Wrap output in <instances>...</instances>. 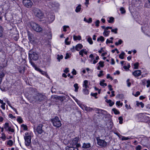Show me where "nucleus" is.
Listing matches in <instances>:
<instances>
[{"label": "nucleus", "instance_id": "f257e3e1", "mask_svg": "<svg viewBox=\"0 0 150 150\" xmlns=\"http://www.w3.org/2000/svg\"><path fill=\"white\" fill-rule=\"evenodd\" d=\"M29 25L34 31L36 32H40L42 31V28L36 23L33 21H31L29 23Z\"/></svg>", "mask_w": 150, "mask_h": 150}, {"label": "nucleus", "instance_id": "f03ea898", "mask_svg": "<svg viewBox=\"0 0 150 150\" xmlns=\"http://www.w3.org/2000/svg\"><path fill=\"white\" fill-rule=\"evenodd\" d=\"M32 11L33 14L35 16L39 18H42L44 15L43 13L38 8H33Z\"/></svg>", "mask_w": 150, "mask_h": 150}, {"label": "nucleus", "instance_id": "7ed1b4c3", "mask_svg": "<svg viewBox=\"0 0 150 150\" xmlns=\"http://www.w3.org/2000/svg\"><path fill=\"white\" fill-rule=\"evenodd\" d=\"M46 98L45 96L40 93H38L36 96L33 97V100L35 102H41L45 99Z\"/></svg>", "mask_w": 150, "mask_h": 150}, {"label": "nucleus", "instance_id": "20e7f679", "mask_svg": "<svg viewBox=\"0 0 150 150\" xmlns=\"http://www.w3.org/2000/svg\"><path fill=\"white\" fill-rule=\"evenodd\" d=\"M51 121L53 126L56 127H59L62 125L61 121L58 117L56 116L51 119Z\"/></svg>", "mask_w": 150, "mask_h": 150}, {"label": "nucleus", "instance_id": "39448f33", "mask_svg": "<svg viewBox=\"0 0 150 150\" xmlns=\"http://www.w3.org/2000/svg\"><path fill=\"white\" fill-rule=\"evenodd\" d=\"M29 55L30 59V60H36L38 58V54L36 52L31 50L29 51Z\"/></svg>", "mask_w": 150, "mask_h": 150}, {"label": "nucleus", "instance_id": "423d86ee", "mask_svg": "<svg viewBox=\"0 0 150 150\" xmlns=\"http://www.w3.org/2000/svg\"><path fill=\"white\" fill-rule=\"evenodd\" d=\"M96 139L98 145L104 147L106 146L107 143L104 140L100 139L99 137H97Z\"/></svg>", "mask_w": 150, "mask_h": 150}, {"label": "nucleus", "instance_id": "0eeeda50", "mask_svg": "<svg viewBox=\"0 0 150 150\" xmlns=\"http://www.w3.org/2000/svg\"><path fill=\"white\" fill-rule=\"evenodd\" d=\"M25 140V144L27 146H30L31 143V136L28 135L24 137Z\"/></svg>", "mask_w": 150, "mask_h": 150}, {"label": "nucleus", "instance_id": "6e6552de", "mask_svg": "<svg viewBox=\"0 0 150 150\" xmlns=\"http://www.w3.org/2000/svg\"><path fill=\"white\" fill-rule=\"evenodd\" d=\"M23 5L27 8L31 7L33 5V3L30 0H23Z\"/></svg>", "mask_w": 150, "mask_h": 150}, {"label": "nucleus", "instance_id": "1a4fd4ad", "mask_svg": "<svg viewBox=\"0 0 150 150\" xmlns=\"http://www.w3.org/2000/svg\"><path fill=\"white\" fill-rule=\"evenodd\" d=\"M43 126V125L42 124H39L37 127L36 130L38 134H41L44 131L42 129Z\"/></svg>", "mask_w": 150, "mask_h": 150}, {"label": "nucleus", "instance_id": "9d476101", "mask_svg": "<svg viewBox=\"0 0 150 150\" xmlns=\"http://www.w3.org/2000/svg\"><path fill=\"white\" fill-rule=\"evenodd\" d=\"M80 106L82 109H84L85 110L88 112H91L92 110H94L93 108L90 107H87L86 105H83L82 106L80 105Z\"/></svg>", "mask_w": 150, "mask_h": 150}, {"label": "nucleus", "instance_id": "9b49d317", "mask_svg": "<svg viewBox=\"0 0 150 150\" xmlns=\"http://www.w3.org/2000/svg\"><path fill=\"white\" fill-rule=\"evenodd\" d=\"M91 147V144L89 143H85L83 144L82 146V148L85 149H87L90 148Z\"/></svg>", "mask_w": 150, "mask_h": 150}, {"label": "nucleus", "instance_id": "f8f14e48", "mask_svg": "<svg viewBox=\"0 0 150 150\" xmlns=\"http://www.w3.org/2000/svg\"><path fill=\"white\" fill-rule=\"evenodd\" d=\"M141 74V71L139 70H135L132 73L133 75L135 77L140 76Z\"/></svg>", "mask_w": 150, "mask_h": 150}, {"label": "nucleus", "instance_id": "ddd939ff", "mask_svg": "<svg viewBox=\"0 0 150 150\" xmlns=\"http://www.w3.org/2000/svg\"><path fill=\"white\" fill-rule=\"evenodd\" d=\"M28 37L29 40H30V42H33L34 41L33 38V35L32 34L30 33L29 32H28Z\"/></svg>", "mask_w": 150, "mask_h": 150}, {"label": "nucleus", "instance_id": "4468645a", "mask_svg": "<svg viewBox=\"0 0 150 150\" xmlns=\"http://www.w3.org/2000/svg\"><path fill=\"white\" fill-rule=\"evenodd\" d=\"M104 62L103 61H100L98 64V66L97 67V69L98 70H100V67L103 68L104 66Z\"/></svg>", "mask_w": 150, "mask_h": 150}, {"label": "nucleus", "instance_id": "2eb2a0df", "mask_svg": "<svg viewBox=\"0 0 150 150\" xmlns=\"http://www.w3.org/2000/svg\"><path fill=\"white\" fill-rule=\"evenodd\" d=\"M88 81L86 80L84 81L83 84V88H89L88 86Z\"/></svg>", "mask_w": 150, "mask_h": 150}, {"label": "nucleus", "instance_id": "dca6fc26", "mask_svg": "<svg viewBox=\"0 0 150 150\" xmlns=\"http://www.w3.org/2000/svg\"><path fill=\"white\" fill-rule=\"evenodd\" d=\"M83 53L85 54H87V52L86 49L81 50L79 52V54L82 57H83Z\"/></svg>", "mask_w": 150, "mask_h": 150}, {"label": "nucleus", "instance_id": "f3484780", "mask_svg": "<svg viewBox=\"0 0 150 150\" xmlns=\"http://www.w3.org/2000/svg\"><path fill=\"white\" fill-rule=\"evenodd\" d=\"M79 140V138L76 137L74 139L72 142V144L73 145H76L78 143Z\"/></svg>", "mask_w": 150, "mask_h": 150}, {"label": "nucleus", "instance_id": "a211bd4d", "mask_svg": "<svg viewBox=\"0 0 150 150\" xmlns=\"http://www.w3.org/2000/svg\"><path fill=\"white\" fill-rule=\"evenodd\" d=\"M82 47L83 45L81 44H79L76 45L75 49L77 51H79Z\"/></svg>", "mask_w": 150, "mask_h": 150}, {"label": "nucleus", "instance_id": "6ab92c4d", "mask_svg": "<svg viewBox=\"0 0 150 150\" xmlns=\"http://www.w3.org/2000/svg\"><path fill=\"white\" fill-rule=\"evenodd\" d=\"M66 150H79L78 148L74 146L67 147Z\"/></svg>", "mask_w": 150, "mask_h": 150}, {"label": "nucleus", "instance_id": "aec40b11", "mask_svg": "<svg viewBox=\"0 0 150 150\" xmlns=\"http://www.w3.org/2000/svg\"><path fill=\"white\" fill-rule=\"evenodd\" d=\"M106 101L107 103L109 104V105L110 106H112L114 104V103L112 101L110 100L106 99Z\"/></svg>", "mask_w": 150, "mask_h": 150}, {"label": "nucleus", "instance_id": "412c9836", "mask_svg": "<svg viewBox=\"0 0 150 150\" xmlns=\"http://www.w3.org/2000/svg\"><path fill=\"white\" fill-rule=\"evenodd\" d=\"M4 75L5 74L3 72L0 74V84L1 83L2 80V78L4 76Z\"/></svg>", "mask_w": 150, "mask_h": 150}, {"label": "nucleus", "instance_id": "4be33fe9", "mask_svg": "<svg viewBox=\"0 0 150 150\" xmlns=\"http://www.w3.org/2000/svg\"><path fill=\"white\" fill-rule=\"evenodd\" d=\"M81 9V5L79 4L76 8L75 11L76 12H78L80 11Z\"/></svg>", "mask_w": 150, "mask_h": 150}, {"label": "nucleus", "instance_id": "5701e85b", "mask_svg": "<svg viewBox=\"0 0 150 150\" xmlns=\"http://www.w3.org/2000/svg\"><path fill=\"white\" fill-rule=\"evenodd\" d=\"M105 81V80H103L102 81H100V84L101 86H106L107 85V83H104Z\"/></svg>", "mask_w": 150, "mask_h": 150}, {"label": "nucleus", "instance_id": "b1692460", "mask_svg": "<svg viewBox=\"0 0 150 150\" xmlns=\"http://www.w3.org/2000/svg\"><path fill=\"white\" fill-rule=\"evenodd\" d=\"M74 40H80L81 39V37L80 36H76L75 35L74 36Z\"/></svg>", "mask_w": 150, "mask_h": 150}, {"label": "nucleus", "instance_id": "393cba45", "mask_svg": "<svg viewBox=\"0 0 150 150\" xmlns=\"http://www.w3.org/2000/svg\"><path fill=\"white\" fill-rule=\"evenodd\" d=\"M83 93L86 95H87L89 93V91L87 88H83Z\"/></svg>", "mask_w": 150, "mask_h": 150}, {"label": "nucleus", "instance_id": "a878e982", "mask_svg": "<svg viewBox=\"0 0 150 150\" xmlns=\"http://www.w3.org/2000/svg\"><path fill=\"white\" fill-rule=\"evenodd\" d=\"M74 87L75 88V91L77 92L78 91V89L79 88V86H78V84L77 83H76L74 84Z\"/></svg>", "mask_w": 150, "mask_h": 150}, {"label": "nucleus", "instance_id": "bb28decb", "mask_svg": "<svg viewBox=\"0 0 150 150\" xmlns=\"http://www.w3.org/2000/svg\"><path fill=\"white\" fill-rule=\"evenodd\" d=\"M48 19L50 22H52L54 20V18L53 16H51L48 17Z\"/></svg>", "mask_w": 150, "mask_h": 150}, {"label": "nucleus", "instance_id": "cd10ccee", "mask_svg": "<svg viewBox=\"0 0 150 150\" xmlns=\"http://www.w3.org/2000/svg\"><path fill=\"white\" fill-rule=\"evenodd\" d=\"M7 144L10 146H11L13 144V142L12 140H9L7 142Z\"/></svg>", "mask_w": 150, "mask_h": 150}, {"label": "nucleus", "instance_id": "c85d7f7f", "mask_svg": "<svg viewBox=\"0 0 150 150\" xmlns=\"http://www.w3.org/2000/svg\"><path fill=\"white\" fill-rule=\"evenodd\" d=\"M112 110L115 114H118L120 113L119 111L115 108H113Z\"/></svg>", "mask_w": 150, "mask_h": 150}, {"label": "nucleus", "instance_id": "c756f323", "mask_svg": "<svg viewBox=\"0 0 150 150\" xmlns=\"http://www.w3.org/2000/svg\"><path fill=\"white\" fill-rule=\"evenodd\" d=\"M125 55V53L123 52L119 55V57L120 58L123 59L124 58V56Z\"/></svg>", "mask_w": 150, "mask_h": 150}, {"label": "nucleus", "instance_id": "7c9ffc66", "mask_svg": "<svg viewBox=\"0 0 150 150\" xmlns=\"http://www.w3.org/2000/svg\"><path fill=\"white\" fill-rule=\"evenodd\" d=\"M116 98L120 99H122L124 98L123 95L122 94H119L116 96Z\"/></svg>", "mask_w": 150, "mask_h": 150}, {"label": "nucleus", "instance_id": "2f4dec72", "mask_svg": "<svg viewBox=\"0 0 150 150\" xmlns=\"http://www.w3.org/2000/svg\"><path fill=\"white\" fill-rule=\"evenodd\" d=\"M104 40V38L103 36H101L98 38L97 41H100L103 42Z\"/></svg>", "mask_w": 150, "mask_h": 150}, {"label": "nucleus", "instance_id": "473e14b6", "mask_svg": "<svg viewBox=\"0 0 150 150\" xmlns=\"http://www.w3.org/2000/svg\"><path fill=\"white\" fill-rule=\"evenodd\" d=\"M122 42V41L120 39L119 40L118 42H116L115 43V44L117 46L121 44Z\"/></svg>", "mask_w": 150, "mask_h": 150}, {"label": "nucleus", "instance_id": "72a5a7b5", "mask_svg": "<svg viewBox=\"0 0 150 150\" xmlns=\"http://www.w3.org/2000/svg\"><path fill=\"white\" fill-rule=\"evenodd\" d=\"M87 41L90 44H92L93 43L92 39L90 36L88 38Z\"/></svg>", "mask_w": 150, "mask_h": 150}, {"label": "nucleus", "instance_id": "f704fd0d", "mask_svg": "<svg viewBox=\"0 0 150 150\" xmlns=\"http://www.w3.org/2000/svg\"><path fill=\"white\" fill-rule=\"evenodd\" d=\"M40 73L42 75H44L46 76L47 78H49V76L47 74L46 72L42 70H41V71L40 72Z\"/></svg>", "mask_w": 150, "mask_h": 150}, {"label": "nucleus", "instance_id": "c9c22d12", "mask_svg": "<svg viewBox=\"0 0 150 150\" xmlns=\"http://www.w3.org/2000/svg\"><path fill=\"white\" fill-rule=\"evenodd\" d=\"M10 127L9 126V123L8 122H6L4 125V128L7 130Z\"/></svg>", "mask_w": 150, "mask_h": 150}, {"label": "nucleus", "instance_id": "e433bc0d", "mask_svg": "<svg viewBox=\"0 0 150 150\" xmlns=\"http://www.w3.org/2000/svg\"><path fill=\"white\" fill-rule=\"evenodd\" d=\"M17 121L20 123H22L23 122V120L22 118L20 117H18L17 119Z\"/></svg>", "mask_w": 150, "mask_h": 150}, {"label": "nucleus", "instance_id": "4c0bfd02", "mask_svg": "<svg viewBox=\"0 0 150 150\" xmlns=\"http://www.w3.org/2000/svg\"><path fill=\"white\" fill-rule=\"evenodd\" d=\"M120 11H121L122 14L125 13L126 11L123 7H122L120 8Z\"/></svg>", "mask_w": 150, "mask_h": 150}, {"label": "nucleus", "instance_id": "58836bf2", "mask_svg": "<svg viewBox=\"0 0 150 150\" xmlns=\"http://www.w3.org/2000/svg\"><path fill=\"white\" fill-rule=\"evenodd\" d=\"M139 65V63L138 62H137L135 63L134 64V69H138V67Z\"/></svg>", "mask_w": 150, "mask_h": 150}, {"label": "nucleus", "instance_id": "ea45409f", "mask_svg": "<svg viewBox=\"0 0 150 150\" xmlns=\"http://www.w3.org/2000/svg\"><path fill=\"white\" fill-rule=\"evenodd\" d=\"M21 127L24 130H27L28 129L27 126L24 124L22 125Z\"/></svg>", "mask_w": 150, "mask_h": 150}, {"label": "nucleus", "instance_id": "a19ab883", "mask_svg": "<svg viewBox=\"0 0 150 150\" xmlns=\"http://www.w3.org/2000/svg\"><path fill=\"white\" fill-rule=\"evenodd\" d=\"M63 58V56L62 55L60 56L58 54L57 55V59L59 61H60L61 59H62Z\"/></svg>", "mask_w": 150, "mask_h": 150}, {"label": "nucleus", "instance_id": "79ce46f5", "mask_svg": "<svg viewBox=\"0 0 150 150\" xmlns=\"http://www.w3.org/2000/svg\"><path fill=\"white\" fill-rule=\"evenodd\" d=\"M109 33L108 32H107V31L106 30H104V32L103 33V34L105 36H108L109 35Z\"/></svg>", "mask_w": 150, "mask_h": 150}, {"label": "nucleus", "instance_id": "37998d69", "mask_svg": "<svg viewBox=\"0 0 150 150\" xmlns=\"http://www.w3.org/2000/svg\"><path fill=\"white\" fill-rule=\"evenodd\" d=\"M99 59V57L98 56H97L95 60H94L93 62V64H95L98 61V60Z\"/></svg>", "mask_w": 150, "mask_h": 150}, {"label": "nucleus", "instance_id": "c03bdc74", "mask_svg": "<svg viewBox=\"0 0 150 150\" xmlns=\"http://www.w3.org/2000/svg\"><path fill=\"white\" fill-rule=\"evenodd\" d=\"M29 62L31 64V65L35 68V67H36V66L34 63L32 61V60H30Z\"/></svg>", "mask_w": 150, "mask_h": 150}, {"label": "nucleus", "instance_id": "a18cd8bd", "mask_svg": "<svg viewBox=\"0 0 150 150\" xmlns=\"http://www.w3.org/2000/svg\"><path fill=\"white\" fill-rule=\"evenodd\" d=\"M118 29L117 28H115V29H112L111 30V31L112 32H113L115 34L117 33V31Z\"/></svg>", "mask_w": 150, "mask_h": 150}, {"label": "nucleus", "instance_id": "49530a36", "mask_svg": "<svg viewBox=\"0 0 150 150\" xmlns=\"http://www.w3.org/2000/svg\"><path fill=\"white\" fill-rule=\"evenodd\" d=\"M114 18L112 17H110V19L108 21L109 23H112L114 21Z\"/></svg>", "mask_w": 150, "mask_h": 150}, {"label": "nucleus", "instance_id": "de8ad7c7", "mask_svg": "<svg viewBox=\"0 0 150 150\" xmlns=\"http://www.w3.org/2000/svg\"><path fill=\"white\" fill-rule=\"evenodd\" d=\"M7 130L9 132H14V130L13 128H11V127H10L8 128Z\"/></svg>", "mask_w": 150, "mask_h": 150}, {"label": "nucleus", "instance_id": "09e8293b", "mask_svg": "<svg viewBox=\"0 0 150 150\" xmlns=\"http://www.w3.org/2000/svg\"><path fill=\"white\" fill-rule=\"evenodd\" d=\"M118 119L119 120V123L120 124L122 123L123 118L122 117H120L118 118Z\"/></svg>", "mask_w": 150, "mask_h": 150}, {"label": "nucleus", "instance_id": "8fccbe9b", "mask_svg": "<svg viewBox=\"0 0 150 150\" xmlns=\"http://www.w3.org/2000/svg\"><path fill=\"white\" fill-rule=\"evenodd\" d=\"M130 139V137H123L122 138V140H128Z\"/></svg>", "mask_w": 150, "mask_h": 150}, {"label": "nucleus", "instance_id": "3c124183", "mask_svg": "<svg viewBox=\"0 0 150 150\" xmlns=\"http://www.w3.org/2000/svg\"><path fill=\"white\" fill-rule=\"evenodd\" d=\"M3 32V28L1 26H0V37H1L2 36Z\"/></svg>", "mask_w": 150, "mask_h": 150}, {"label": "nucleus", "instance_id": "603ef678", "mask_svg": "<svg viewBox=\"0 0 150 150\" xmlns=\"http://www.w3.org/2000/svg\"><path fill=\"white\" fill-rule=\"evenodd\" d=\"M103 71L102 70L100 71V73L98 75V76L99 77H100L101 76L103 75Z\"/></svg>", "mask_w": 150, "mask_h": 150}, {"label": "nucleus", "instance_id": "864d4df0", "mask_svg": "<svg viewBox=\"0 0 150 150\" xmlns=\"http://www.w3.org/2000/svg\"><path fill=\"white\" fill-rule=\"evenodd\" d=\"M6 105L5 103H4L2 104V105H1V107L3 109L5 110V105Z\"/></svg>", "mask_w": 150, "mask_h": 150}, {"label": "nucleus", "instance_id": "5fc2aeb1", "mask_svg": "<svg viewBox=\"0 0 150 150\" xmlns=\"http://www.w3.org/2000/svg\"><path fill=\"white\" fill-rule=\"evenodd\" d=\"M8 117H9L11 118L12 119L15 118V117L13 116L11 114H9L8 115Z\"/></svg>", "mask_w": 150, "mask_h": 150}, {"label": "nucleus", "instance_id": "6e6d98bb", "mask_svg": "<svg viewBox=\"0 0 150 150\" xmlns=\"http://www.w3.org/2000/svg\"><path fill=\"white\" fill-rule=\"evenodd\" d=\"M142 149V147L140 145H138L136 148V150H140Z\"/></svg>", "mask_w": 150, "mask_h": 150}, {"label": "nucleus", "instance_id": "4d7b16f0", "mask_svg": "<svg viewBox=\"0 0 150 150\" xmlns=\"http://www.w3.org/2000/svg\"><path fill=\"white\" fill-rule=\"evenodd\" d=\"M91 95L92 96H94L96 98H97V97L96 96L97 95V93H91Z\"/></svg>", "mask_w": 150, "mask_h": 150}, {"label": "nucleus", "instance_id": "13d9d810", "mask_svg": "<svg viewBox=\"0 0 150 150\" xmlns=\"http://www.w3.org/2000/svg\"><path fill=\"white\" fill-rule=\"evenodd\" d=\"M100 23V21L98 20H97L96 21V22H95L96 23V25L97 27H98L99 25V24Z\"/></svg>", "mask_w": 150, "mask_h": 150}, {"label": "nucleus", "instance_id": "bf43d9fd", "mask_svg": "<svg viewBox=\"0 0 150 150\" xmlns=\"http://www.w3.org/2000/svg\"><path fill=\"white\" fill-rule=\"evenodd\" d=\"M140 94V93L139 91H137L136 93V94H134L133 93V95H134L135 96V97H137L138 96H139V95Z\"/></svg>", "mask_w": 150, "mask_h": 150}, {"label": "nucleus", "instance_id": "052dcab7", "mask_svg": "<svg viewBox=\"0 0 150 150\" xmlns=\"http://www.w3.org/2000/svg\"><path fill=\"white\" fill-rule=\"evenodd\" d=\"M107 79L110 78V79H111V80H112L113 79V78L112 77L110 76V74H108L107 75Z\"/></svg>", "mask_w": 150, "mask_h": 150}, {"label": "nucleus", "instance_id": "680f3d73", "mask_svg": "<svg viewBox=\"0 0 150 150\" xmlns=\"http://www.w3.org/2000/svg\"><path fill=\"white\" fill-rule=\"evenodd\" d=\"M108 87L110 91H112L113 90V89L112 88V86L111 85H109L108 86Z\"/></svg>", "mask_w": 150, "mask_h": 150}, {"label": "nucleus", "instance_id": "e2e57ef3", "mask_svg": "<svg viewBox=\"0 0 150 150\" xmlns=\"http://www.w3.org/2000/svg\"><path fill=\"white\" fill-rule=\"evenodd\" d=\"M72 73L73 75H76V71L74 69H73V70L72 72Z\"/></svg>", "mask_w": 150, "mask_h": 150}, {"label": "nucleus", "instance_id": "0e129e2a", "mask_svg": "<svg viewBox=\"0 0 150 150\" xmlns=\"http://www.w3.org/2000/svg\"><path fill=\"white\" fill-rule=\"evenodd\" d=\"M35 70L38 71L40 72V71H41V70L40 69V68L37 67H35Z\"/></svg>", "mask_w": 150, "mask_h": 150}, {"label": "nucleus", "instance_id": "69168bd1", "mask_svg": "<svg viewBox=\"0 0 150 150\" xmlns=\"http://www.w3.org/2000/svg\"><path fill=\"white\" fill-rule=\"evenodd\" d=\"M106 44H108V43H112V40H110L108 39H107L106 42Z\"/></svg>", "mask_w": 150, "mask_h": 150}, {"label": "nucleus", "instance_id": "338daca9", "mask_svg": "<svg viewBox=\"0 0 150 150\" xmlns=\"http://www.w3.org/2000/svg\"><path fill=\"white\" fill-rule=\"evenodd\" d=\"M69 69L68 68H66L64 70V72L66 73H67L69 72Z\"/></svg>", "mask_w": 150, "mask_h": 150}, {"label": "nucleus", "instance_id": "774afa93", "mask_svg": "<svg viewBox=\"0 0 150 150\" xmlns=\"http://www.w3.org/2000/svg\"><path fill=\"white\" fill-rule=\"evenodd\" d=\"M147 84L146 85V86L147 87H149V86H150V81L149 80L147 81Z\"/></svg>", "mask_w": 150, "mask_h": 150}]
</instances>
